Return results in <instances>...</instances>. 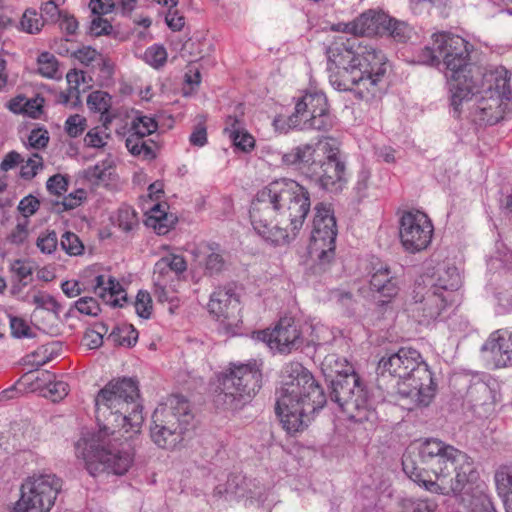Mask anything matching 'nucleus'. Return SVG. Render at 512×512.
<instances>
[{"mask_svg":"<svg viewBox=\"0 0 512 512\" xmlns=\"http://www.w3.org/2000/svg\"><path fill=\"white\" fill-rule=\"evenodd\" d=\"M138 381L123 377L109 381L95 397L99 430L75 445L92 476L124 475L134 461L136 436L144 421Z\"/></svg>","mask_w":512,"mask_h":512,"instance_id":"nucleus-1","label":"nucleus"},{"mask_svg":"<svg viewBox=\"0 0 512 512\" xmlns=\"http://www.w3.org/2000/svg\"><path fill=\"white\" fill-rule=\"evenodd\" d=\"M310 193L292 179L282 178L258 191L250 208L255 231L274 244L295 237L310 211Z\"/></svg>","mask_w":512,"mask_h":512,"instance_id":"nucleus-2","label":"nucleus"},{"mask_svg":"<svg viewBox=\"0 0 512 512\" xmlns=\"http://www.w3.org/2000/svg\"><path fill=\"white\" fill-rule=\"evenodd\" d=\"M418 456L440 483L425 479L410 455H404L402 459L403 470L411 480L430 492L458 497L479 478L472 458L442 440L425 439L418 448Z\"/></svg>","mask_w":512,"mask_h":512,"instance_id":"nucleus-3","label":"nucleus"},{"mask_svg":"<svg viewBox=\"0 0 512 512\" xmlns=\"http://www.w3.org/2000/svg\"><path fill=\"white\" fill-rule=\"evenodd\" d=\"M276 413L289 434L305 430L316 412L327 403L323 388L299 362L285 365L280 388L276 391Z\"/></svg>","mask_w":512,"mask_h":512,"instance_id":"nucleus-4","label":"nucleus"},{"mask_svg":"<svg viewBox=\"0 0 512 512\" xmlns=\"http://www.w3.org/2000/svg\"><path fill=\"white\" fill-rule=\"evenodd\" d=\"M378 370L398 377L396 391L402 400H410L415 406H428L436 394L437 385L433 374L414 348L402 347L397 352L382 357Z\"/></svg>","mask_w":512,"mask_h":512,"instance_id":"nucleus-5","label":"nucleus"},{"mask_svg":"<svg viewBox=\"0 0 512 512\" xmlns=\"http://www.w3.org/2000/svg\"><path fill=\"white\" fill-rule=\"evenodd\" d=\"M473 46L464 38L447 32L438 33L436 49L448 80L453 117L459 118L463 106L480 93L471 73L470 53Z\"/></svg>","mask_w":512,"mask_h":512,"instance_id":"nucleus-6","label":"nucleus"},{"mask_svg":"<svg viewBox=\"0 0 512 512\" xmlns=\"http://www.w3.org/2000/svg\"><path fill=\"white\" fill-rule=\"evenodd\" d=\"M357 61L350 72L343 71L342 87H350L355 96L370 101L379 98L388 86L391 68L386 55L371 45L358 44Z\"/></svg>","mask_w":512,"mask_h":512,"instance_id":"nucleus-7","label":"nucleus"},{"mask_svg":"<svg viewBox=\"0 0 512 512\" xmlns=\"http://www.w3.org/2000/svg\"><path fill=\"white\" fill-rule=\"evenodd\" d=\"M262 385V372L256 360L231 363L218 378L213 402L218 409L237 411L256 395Z\"/></svg>","mask_w":512,"mask_h":512,"instance_id":"nucleus-8","label":"nucleus"},{"mask_svg":"<svg viewBox=\"0 0 512 512\" xmlns=\"http://www.w3.org/2000/svg\"><path fill=\"white\" fill-rule=\"evenodd\" d=\"M193 427L194 414L189 401L184 396L173 395L168 404L154 410L150 436L158 447L173 449Z\"/></svg>","mask_w":512,"mask_h":512,"instance_id":"nucleus-9","label":"nucleus"},{"mask_svg":"<svg viewBox=\"0 0 512 512\" xmlns=\"http://www.w3.org/2000/svg\"><path fill=\"white\" fill-rule=\"evenodd\" d=\"M329 382V398L348 418L356 423L373 425L378 415L373 407L366 386L357 373L332 377Z\"/></svg>","mask_w":512,"mask_h":512,"instance_id":"nucleus-10","label":"nucleus"},{"mask_svg":"<svg viewBox=\"0 0 512 512\" xmlns=\"http://www.w3.org/2000/svg\"><path fill=\"white\" fill-rule=\"evenodd\" d=\"M493 84L483 90V94L473 106L470 115L478 125H495L500 121L512 118V108L509 101L512 91L507 77L504 75H490Z\"/></svg>","mask_w":512,"mask_h":512,"instance_id":"nucleus-11","label":"nucleus"},{"mask_svg":"<svg viewBox=\"0 0 512 512\" xmlns=\"http://www.w3.org/2000/svg\"><path fill=\"white\" fill-rule=\"evenodd\" d=\"M287 124L292 129L329 131L334 125V117L326 95L317 90L306 91L296 100Z\"/></svg>","mask_w":512,"mask_h":512,"instance_id":"nucleus-12","label":"nucleus"},{"mask_svg":"<svg viewBox=\"0 0 512 512\" xmlns=\"http://www.w3.org/2000/svg\"><path fill=\"white\" fill-rule=\"evenodd\" d=\"M345 163L339 158V150L328 143L318 145L310 166L306 168V178L320 188L339 192L346 183Z\"/></svg>","mask_w":512,"mask_h":512,"instance_id":"nucleus-13","label":"nucleus"},{"mask_svg":"<svg viewBox=\"0 0 512 512\" xmlns=\"http://www.w3.org/2000/svg\"><path fill=\"white\" fill-rule=\"evenodd\" d=\"M314 210L309 250L311 255L316 256L320 269L325 270L335 257L338 233L336 218L330 204L319 202L315 205Z\"/></svg>","mask_w":512,"mask_h":512,"instance_id":"nucleus-14","label":"nucleus"},{"mask_svg":"<svg viewBox=\"0 0 512 512\" xmlns=\"http://www.w3.org/2000/svg\"><path fill=\"white\" fill-rule=\"evenodd\" d=\"M61 489L62 480L55 474L33 475L22 484L13 512H49Z\"/></svg>","mask_w":512,"mask_h":512,"instance_id":"nucleus-15","label":"nucleus"},{"mask_svg":"<svg viewBox=\"0 0 512 512\" xmlns=\"http://www.w3.org/2000/svg\"><path fill=\"white\" fill-rule=\"evenodd\" d=\"M208 310L225 334L234 336L239 333L242 324L240 300L233 287L217 288L210 296Z\"/></svg>","mask_w":512,"mask_h":512,"instance_id":"nucleus-16","label":"nucleus"},{"mask_svg":"<svg viewBox=\"0 0 512 512\" xmlns=\"http://www.w3.org/2000/svg\"><path fill=\"white\" fill-rule=\"evenodd\" d=\"M358 41L356 38L340 36L327 48L328 72L331 85L338 91H350V87H342L343 71L350 72L355 66L358 55Z\"/></svg>","mask_w":512,"mask_h":512,"instance_id":"nucleus-17","label":"nucleus"},{"mask_svg":"<svg viewBox=\"0 0 512 512\" xmlns=\"http://www.w3.org/2000/svg\"><path fill=\"white\" fill-rule=\"evenodd\" d=\"M399 234L406 251L420 252L426 249L431 242L433 225L425 213L408 211L400 219Z\"/></svg>","mask_w":512,"mask_h":512,"instance_id":"nucleus-18","label":"nucleus"},{"mask_svg":"<svg viewBox=\"0 0 512 512\" xmlns=\"http://www.w3.org/2000/svg\"><path fill=\"white\" fill-rule=\"evenodd\" d=\"M253 337L282 354L300 349L304 340L300 326L291 317L281 318L272 330L254 332Z\"/></svg>","mask_w":512,"mask_h":512,"instance_id":"nucleus-19","label":"nucleus"},{"mask_svg":"<svg viewBox=\"0 0 512 512\" xmlns=\"http://www.w3.org/2000/svg\"><path fill=\"white\" fill-rule=\"evenodd\" d=\"M411 311L413 317L421 325H429L436 321L447 306V296L418 286L413 290Z\"/></svg>","mask_w":512,"mask_h":512,"instance_id":"nucleus-20","label":"nucleus"},{"mask_svg":"<svg viewBox=\"0 0 512 512\" xmlns=\"http://www.w3.org/2000/svg\"><path fill=\"white\" fill-rule=\"evenodd\" d=\"M370 289L376 293L374 298L380 305L390 303L398 294V279L395 273L391 271L389 265L378 263L373 266L370 278Z\"/></svg>","mask_w":512,"mask_h":512,"instance_id":"nucleus-21","label":"nucleus"},{"mask_svg":"<svg viewBox=\"0 0 512 512\" xmlns=\"http://www.w3.org/2000/svg\"><path fill=\"white\" fill-rule=\"evenodd\" d=\"M226 497L247 498L263 502L265 500L266 488L256 479L248 478L242 474L229 475L225 484Z\"/></svg>","mask_w":512,"mask_h":512,"instance_id":"nucleus-22","label":"nucleus"},{"mask_svg":"<svg viewBox=\"0 0 512 512\" xmlns=\"http://www.w3.org/2000/svg\"><path fill=\"white\" fill-rule=\"evenodd\" d=\"M481 352L497 368L512 366V333L506 339L498 331L493 332L482 345Z\"/></svg>","mask_w":512,"mask_h":512,"instance_id":"nucleus-23","label":"nucleus"},{"mask_svg":"<svg viewBox=\"0 0 512 512\" xmlns=\"http://www.w3.org/2000/svg\"><path fill=\"white\" fill-rule=\"evenodd\" d=\"M387 15L375 10L362 13L354 21L346 25L347 31L354 36H371L378 32L379 27H384Z\"/></svg>","mask_w":512,"mask_h":512,"instance_id":"nucleus-24","label":"nucleus"},{"mask_svg":"<svg viewBox=\"0 0 512 512\" xmlns=\"http://www.w3.org/2000/svg\"><path fill=\"white\" fill-rule=\"evenodd\" d=\"M94 293L113 307H123L128 301L127 294L122 285L115 278L109 277L107 282L103 275L95 278Z\"/></svg>","mask_w":512,"mask_h":512,"instance_id":"nucleus-25","label":"nucleus"},{"mask_svg":"<svg viewBox=\"0 0 512 512\" xmlns=\"http://www.w3.org/2000/svg\"><path fill=\"white\" fill-rule=\"evenodd\" d=\"M461 286V276L455 266H440L432 276L429 289L438 293L452 292Z\"/></svg>","mask_w":512,"mask_h":512,"instance_id":"nucleus-26","label":"nucleus"},{"mask_svg":"<svg viewBox=\"0 0 512 512\" xmlns=\"http://www.w3.org/2000/svg\"><path fill=\"white\" fill-rule=\"evenodd\" d=\"M315 147L309 144L299 145L291 149L287 153L281 155V162L283 165L293 167L306 177V168L310 166L313 160Z\"/></svg>","mask_w":512,"mask_h":512,"instance_id":"nucleus-27","label":"nucleus"},{"mask_svg":"<svg viewBox=\"0 0 512 512\" xmlns=\"http://www.w3.org/2000/svg\"><path fill=\"white\" fill-rule=\"evenodd\" d=\"M145 136L131 133L125 140L128 151L134 156H140L144 160H154L157 157V143L152 140H145Z\"/></svg>","mask_w":512,"mask_h":512,"instance_id":"nucleus-28","label":"nucleus"},{"mask_svg":"<svg viewBox=\"0 0 512 512\" xmlns=\"http://www.w3.org/2000/svg\"><path fill=\"white\" fill-rule=\"evenodd\" d=\"M167 205L157 203L149 211L147 225L152 226L157 234L165 235L176 224L177 217L166 212Z\"/></svg>","mask_w":512,"mask_h":512,"instance_id":"nucleus-29","label":"nucleus"},{"mask_svg":"<svg viewBox=\"0 0 512 512\" xmlns=\"http://www.w3.org/2000/svg\"><path fill=\"white\" fill-rule=\"evenodd\" d=\"M86 178L95 185L107 186L115 177L114 161L107 158L85 171Z\"/></svg>","mask_w":512,"mask_h":512,"instance_id":"nucleus-30","label":"nucleus"},{"mask_svg":"<svg viewBox=\"0 0 512 512\" xmlns=\"http://www.w3.org/2000/svg\"><path fill=\"white\" fill-rule=\"evenodd\" d=\"M322 371L325 375L326 381L335 376L356 373L353 366L347 361V359L337 354H329L324 358V361L322 362Z\"/></svg>","mask_w":512,"mask_h":512,"instance_id":"nucleus-31","label":"nucleus"},{"mask_svg":"<svg viewBox=\"0 0 512 512\" xmlns=\"http://www.w3.org/2000/svg\"><path fill=\"white\" fill-rule=\"evenodd\" d=\"M495 483L507 512H512V472L506 467L499 469L495 473Z\"/></svg>","mask_w":512,"mask_h":512,"instance_id":"nucleus-32","label":"nucleus"},{"mask_svg":"<svg viewBox=\"0 0 512 512\" xmlns=\"http://www.w3.org/2000/svg\"><path fill=\"white\" fill-rule=\"evenodd\" d=\"M10 271L17 278L18 284L12 286V291L21 290L32 281L34 267L28 260L17 259L10 264Z\"/></svg>","mask_w":512,"mask_h":512,"instance_id":"nucleus-33","label":"nucleus"},{"mask_svg":"<svg viewBox=\"0 0 512 512\" xmlns=\"http://www.w3.org/2000/svg\"><path fill=\"white\" fill-rule=\"evenodd\" d=\"M115 345L132 347L138 340V331L132 325L116 326L108 336Z\"/></svg>","mask_w":512,"mask_h":512,"instance_id":"nucleus-34","label":"nucleus"},{"mask_svg":"<svg viewBox=\"0 0 512 512\" xmlns=\"http://www.w3.org/2000/svg\"><path fill=\"white\" fill-rule=\"evenodd\" d=\"M54 375L48 371L42 372V378L36 377L35 380L46 382V394L53 402L62 400L68 394V384L63 381H55Z\"/></svg>","mask_w":512,"mask_h":512,"instance_id":"nucleus-35","label":"nucleus"},{"mask_svg":"<svg viewBox=\"0 0 512 512\" xmlns=\"http://www.w3.org/2000/svg\"><path fill=\"white\" fill-rule=\"evenodd\" d=\"M383 28L389 32V35L396 42L399 43H406L411 39L413 35V28L406 22L399 21L394 18H389L388 16L386 24Z\"/></svg>","mask_w":512,"mask_h":512,"instance_id":"nucleus-36","label":"nucleus"},{"mask_svg":"<svg viewBox=\"0 0 512 512\" xmlns=\"http://www.w3.org/2000/svg\"><path fill=\"white\" fill-rule=\"evenodd\" d=\"M438 33L432 35V45L425 46L417 54V63L437 67L441 70V56L436 49V38Z\"/></svg>","mask_w":512,"mask_h":512,"instance_id":"nucleus-37","label":"nucleus"},{"mask_svg":"<svg viewBox=\"0 0 512 512\" xmlns=\"http://www.w3.org/2000/svg\"><path fill=\"white\" fill-rule=\"evenodd\" d=\"M117 226L124 232H131L139 225L137 212L130 206H121L117 212Z\"/></svg>","mask_w":512,"mask_h":512,"instance_id":"nucleus-38","label":"nucleus"},{"mask_svg":"<svg viewBox=\"0 0 512 512\" xmlns=\"http://www.w3.org/2000/svg\"><path fill=\"white\" fill-rule=\"evenodd\" d=\"M247 131L243 118V112L239 115H228L225 119L223 133L228 136L230 141L238 139L239 134Z\"/></svg>","mask_w":512,"mask_h":512,"instance_id":"nucleus-39","label":"nucleus"},{"mask_svg":"<svg viewBox=\"0 0 512 512\" xmlns=\"http://www.w3.org/2000/svg\"><path fill=\"white\" fill-rule=\"evenodd\" d=\"M158 123L149 116H139L133 119L130 132L140 136H148L156 132Z\"/></svg>","mask_w":512,"mask_h":512,"instance_id":"nucleus-40","label":"nucleus"},{"mask_svg":"<svg viewBox=\"0 0 512 512\" xmlns=\"http://www.w3.org/2000/svg\"><path fill=\"white\" fill-rule=\"evenodd\" d=\"M38 71L47 78H54L58 72V61L49 52H43L38 57Z\"/></svg>","mask_w":512,"mask_h":512,"instance_id":"nucleus-41","label":"nucleus"},{"mask_svg":"<svg viewBox=\"0 0 512 512\" xmlns=\"http://www.w3.org/2000/svg\"><path fill=\"white\" fill-rule=\"evenodd\" d=\"M74 308L79 313L92 317L97 316L101 312L98 301L95 298L88 296L81 297L75 301L70 308L69 313H71Z\"/></svg>","mask_w":512,"mask_h":512,"instance_id":"nucleus-42","label":"nucleus"},{"mask_svg":"<svg viewBox=\"0 0 512 512\" xmlns=\"http://www.w3.org/2000/svg\"><path fill=\"white\" fill-rule=\"evenodd\" d=\"M61 248L69 255L76 256L83 252L84 246L79 237L72 232H65L60 241Z\"/></svg>","mask_w":512,"mask_h":512,"instance_id":"nucleus-43","label":"nucleus"},{"mask_svg":"<svg viewBox=\"0 0 512 512\" xmlns=\"http://www.w3.org/2000/svg\"><path fill=\"white\" fill-rule=\"evenodd\" d=\"M137 315L143 319H148L152 312V299L147 291L139 290L134 302Z\"/></svg>","mask_w":512,"mask_h":512,"instance_id":"nucleus-44","label":"nucleus"},{"mask_svg":"<svg viewBox=\"0 0 512 512\" xmlns=\"http://www.w3.org/2000/svg\"><path fill=\"white\" fill-rule=\"evenodd\" d=\"M84 199H86V191L83 189H78L75 192H72L68 196L64 197L63 201L55 202L57 212L75 209L76 207L81 205Z\"/></svg>","mask_w":512,"mask_h":512,"instance_id":"nucleus-45","label":"nucleus"},{"mask_svg":"<svg viewBox=\"0 0 512 512\" xmlns=\"http://www.w3.org/2000/svg\"><path fill=\"white\" fill-rule=\"evenodd\" d=\"M41 17L34 10H26L20 21V25L23 31L33 34L39 32L43 26Z\"/></svg>","mask_w":512,"mask_h":512,"instance_id":"nucleus-46","label":"nucleus"},{"mask_svg":"<svg viewBox=\"0 0 512 512\" xmlns=\"http://www.w3.org/2000/svg\"><path fill=\"white\" fill-rule=\"evenodd\" d=\"M211 252L207 255L205 263V271L209 275H217L221 273L225 267V260L223 255L210 248Z\"/></svg>","mask_w":512,"mask_h":512,"instance_id":"nucleus-47","label":"nucleus"},{"mask_svg":"<svg viewBox=\"0 0 512 512\" xmlns=\"http://www.w3.org/2000/svg\"><path fill=\"white\" fill-rule=\"evenodd\" d=\"M42 167V157L36 153L21 166L20 176L25 180H31Z\"/></svg>","mask_w":512,"mask_h":512,"instance_id":"nucleus-48","label":"nucleus"},{"mask_svg":"<svg viewBox=\"0 0 512 512\" xmlns=\"http://www.w3.org/2000/svg\"><path fill=\"white\" fill-rule=\"evenodd\" d=\"M33 303L37 308L53 312L56 316L62 310L61 304L49 294H37L33 297Z\"/></svg>","mask_w":512,"mask_h":512,"instance_id":"nucleus-49","label":"nucleus"},{"mask_svg":"<svg viewBox=\"0 0 512 512\" xmlns=\"http://www.w3.org/2000/svg\"><path fill=\"white\" fill-rule=\"evenodd\" d=\"M85 128L86 119L79 114L71 115L65 122V131L72 138L81 135Z\"/></svg>","mask_w":512,"mask_h":512,"instance_id":"nucleus-50","label":"nucleus"},{"mask_svg":"<svg viewBox=\"0 0 512 512\" xmlns=\"http://www.w3.org/2000/svg\"><path fill=\"white\" fill-rule=\"evenodd\" d=\"M28 142L34 149H44L49 143V133L44 127L35 128L30 132Z\"/></svg>","mask_w":512,"mask_h":512,"instance_id":"nucleus-51","label":"nucleus"},{"mask_svg":"<svg viewBox=\"0 0 512 512\" xmlns=\"http://www.w3.org/2000/svg\"><path fill=\"white\" fill-rule=\"evenodd\" d=\"M58 244V238L55 231H49L38 237L36 245L42 253L51 254L55 251Z\"/></svg>","mask_w":512,"mask_h":512,"instance_id":"nucleus-52","label":"nucleus"},{"mask_svg":"<svg viewBox=\"0 0 512 512\" xmlns=\"http://www.w3.org/2000/svg\"><path fill=\"white\" fill-rule=\"evenodd\" d=\"M39 207L40 201L31 194L21 199L18 204V210L25 218L34 215L38 211Z\"/></svg>","mask_w":512,"mask_h":512,"instance_id":"nucleus-53","label":"nucleus"},{"mask_svg":"<svg viewBox=\"0 0 512 512\" xmlns=\"http://www.w3.org/2000/svg\"><path fill=\"white\" fill-rule=\"evenodd\" d=\"M63 14L54 0H46L41 6V19L47 22H57Z\"/></svg>","mask_w":512,"mask_h":512,"instance_id":"nucleus-54","label":"nucleus"},{"mask_svg":"<svg viewBox=\"0 0 512 512\" xmlns=\"http://www.w3.org/2000/svg\"><path fill=\"white\" fill-rule=\"evenodd\" d=\"M101 331L89 330L84 335L85 345L89 349L99 348L103 344V333L108 331L106 324L100 323Z\"/></svg>","mask_w":512,"mask_h":512,"instance_id":"nucleus-55","label":"nucleus"},{"mask_svg":"<svg viewBox=\"0 0 512 512\" xmlns=\"http://www.w3.org/2000/svg\"><path fill=\"white\" fill-rule=\"evenodd\" d=\"M11 335L15 338L32 337L31 328L22 318L10 317Z\"/></svg>","mask_w":512,"mask_h":512,"instance_id":"nucleus-56","label":"nucleus"},{"mask_svg":"<svg viewBox=\"0 0 512 512\" xmlns=\"http://www.w3.org/2000/svg\"><path fill=\"white\" fill-rule=\"evenodd\" d=\"M43 105L44 98L36 96L35 98L28 99L21 108V111L29 117L37 119L42 114Z\"/></svg>","mask_w":512,"mask_h":512,"instance_id":"nucleus-57","label":"nucleus"},{"mask_svg":"<svg viewBox=\"0 0 512 512\" xmlns=\"http://www.w3.org/2000/svg\"><path fill=\"white\" fill-rule=\"evenodd\" d=\"M46 188L51 194L61 195L67 191L68 180L61 174H55L47 180Z\"/></svg>","mask_w":512,"mask_h":512,"instance_id":"nucleus-58","label":"nucleus"},{"mask_svg":"<svg viewBox=\"0 0 512 512\" xmlns=\"http://www.w3.org/2000/svg\"><path fill=\"white\" fill-rule=\"evenodd\" d=\"M147 60L155 67L162 66L167 59V52L163 46L153 45L146 50Z\"/></svg>","mask_w":512,"mask_h":512,"instance_id":"nucleus-59","label":"nucleus"},{"mask_svg":"<svg viewBox=\"0 0 512 512\" xmlns=\"http://www.w3.org/2000/svg\"><path fill=\"white\" fill-rule=\"evenodd\" d=\"M112 29L111 23L101 15H95L90 24V33L94 36L109 35Z\"/></svg>","mask_w":512,"mask_h":512,"instance_id":"nucleus-60","label":"nucleus"},{"mask_svg":"<svg viewBox=\"0 0 512 512\" xmlns=\"http://www.w3.org/2000/svg\"><path fill=\"white\" fill-rule=\"evenodd\" d=\"M165 264H167V268L176 275L183 273L187 269V263L184 257L180 255L170 254L162 257Z\"/></svg>","mask_w":512,"mask_h":512,"instance_id":"nucleus-61","label":"nucleus"},{"mask_svg":"<svg viewBox=\"0 0 512 512\" xmlns=\"http://www.w3.org/2000/svg\"><path fill=\"white\" fill-rule=\"evenodd\" d=\"M165 22L172 31H180L185 25V18L174 7H170L165 16Z\"/></svg>","mask_w":512,"mask_h":512,"instance_id":"nucleus-62","label":"nucleus"},{"mask_svg":"<svg viewBox=\"0 0 512 512\" xmlns=\"http://www.w3.org/2000/svg\"><path fill=\"white\" fill-rule=\"evenodd\" d=\"M231 142L237 150L244 153L251 152L255 147V139L248 131L240 133L238 139Z\"/></svg>","mask_w":512,"mask_h":512,"instance_id":"nucleus-63","label":"nucleus"},{"mask_svg":"<svg viewBox=\"0 0 512 512\" xmlns=\"http://www.w3.org/2000/svg\"><path fill=\"white\" fill-rule=\"evenodd\" d=\"M72 56L78 59L82 64L89 65L100 55L94 48L90 46H84L76 51H73Z\"/></svg>","mask_w":512,"mask_h":512,"instance_id":"nucleus-64","label":"nucleus"}]
</instances>
